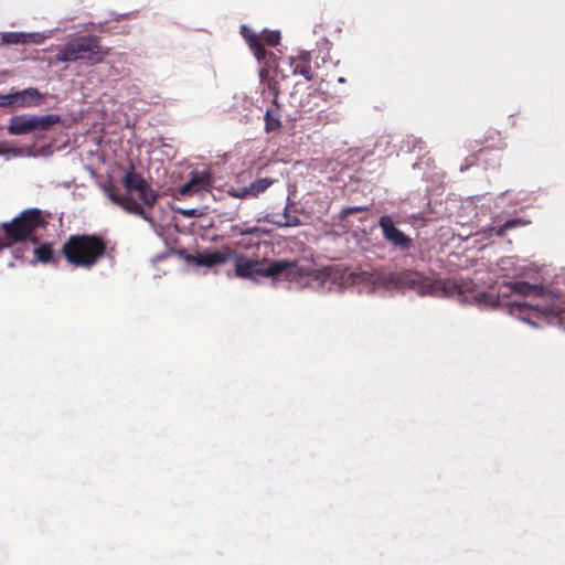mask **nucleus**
Here are the masks:
<instances>
[{
	"instance_id": "obj_1",
	"label": "nucleus",
	"mask_w": 565,
	"mask_h": 565,
	"mask_svg": "<svg viewBox=\"0 0 565 565\" xmlns=\"http://www.w3.org/2000/svg\"><path fill=\"white\" fill-rule=\"evenodd\" d=\"M360 277L362 281L371 282L375 288L411 289L420 296H457L462 300L472 298L478 301L481 297L487 296L486 292L471 295L473 291L471 281L456 278H431L413 270H402L398 273L385 270L362 271Z\"/></svg>"
},
{
	"instance_id": "obj_2",
	"label": "nucleus",
	"mask_w": 565,
	"mask_h": 565,
	"mask_svg": "<svg viewBox=\"0 0 565 565\" xmlns=\"http://www.w3.org/2000/svg\"><path fill=\"white\" fill-rule=\"evenodd\" d=\"M235 257V276L243 279L258 280V277L285 278L287 280L296 279L301 275L297 260H273L250 259L243 255Z\"/></svg>"
},
{
	"instance_id": "obj_3",
	"label": "nucleus",
	"mask_w": 565,
	"mask_h": 565,
	"mask_svg": "<svg viewBox=\"0 0 565 565\" xmlns=\"http://www.w3.org/2000/svg\"><path fill=\"white\" fill-rule=\"evenodd\" d=\"M61 252L68 264L92 268L107 253V242L97 234L71 235L63 244Z\"/></svg>"
},
{
	"instance_id": "obj_4",
	"label": "nucleus",
	"mask_w": 565,
	"mask_h": 565,
	"mask_svg": "<svg viewBox=\"0 0 565 565\" xmlns=\"http://www.w3.org/2000/svg\"><path fill=\"white\" fill-rule=\"evenodd\" d=\"M110 49L102 45L99 36L94 34H83L68 40L58 49L56 62L68 63L85 61L89 65L102 63L109 54Z\"/></svg>"
},
{
	"instance_id": "obj_5",
	"label": "nucleus",
	"mask_w": 565,
	"mask_h": 565,
	"mask_svg": "<svg viewBox=\"0 0 565 565\" xmlns=\"http://www.w3.org/2000/svg\"><path fill=\"white\" fill-rule=\"evenodd\" d=\"M47 225L44 213L35 207L26 209L17 215L10 222H3L0 225L4 235L6 243L10 246L15 243H22L26 239L38 243V237L33 236L34 233L44 228Z\"/></svg>"
},
{
	"instance_id": "obj_6",
	"label": "nucleus",
	"mask_w": 565,
	"mask_h": 565,
	"mask_svg": "<svg viewBox=\"0 0 565 565\" xmlns=\"http://www.w3.org/2000/svg\"><path fill=\"white\" fill-rule=\"evenodd\" d=\"M61 121V116L57 114H47L42 116L36 115H18L10 119L8 132L10 135L19 136L26 135L33 131H46L52 126Z\"/></svg>"
},
{
	"instance_id": "obj_7",
	"label": "nucleus",
	"mask_w": 565,
	"mask_h": 565,
	"mask_svg": "<svg viewBox=\"0 0 565 565\" xmlns=\"http://www.w3.org/2000/svg\"><path fill=\"white\" fill-rule=\"evenodd\" d=\"M122 185L127 192L136 191L139 200L146 207L152 209L159 199L158 193L148 184L146 179L134 168L126 171L122 178Z\"/></svg>"
},
{
	"instance_id": "obj_8",
	"label": "nucleus",
	"mask_w": 565,
	"mask_h": 565,
	"mask_svg": "<svg viewBox=\"0 0 565 565\" xmlns=\"http://www.w3.org/2000/svg\"><path fill=\"white\" fill-rule=\"evenodd\" d=\"M107 198L116 205L121 207L125 212L134 214L143 218L147 222H152V216L146 211V209L136 201L129 193L120 194L117 188L109 183L104 188Z\"/></svg>"
},
{
	"instance_id": "obj_9",
	"label": "nucleus",
	"mask_w": 565,
	"mask_h": 565,
	"mask_svg": "<svg viewBox=\"0 0 565 565\" xmlns=\"http://www.w3.org/2000/svg\"><path fill=\"white\" fill-rule=\"evenodd\" d=\"M213 175L209 170L191 172L189 180L178 190L175 198L193 196L210 192L213 188Z\"/></svg>"
},
{
	"instance_id": "obj_10",
	"label": "nucleus",
	"mask_w": 565,
	"mask_h": 565,
	"mask_svg": "<svg viewBox=\"0 0 565 565\" xmlns=\"http://www.w3.org/2000/svg\"><path fill=\"white\" fill-rule=\"evenodd\" d=\"M379 225L383 237L394 247L401 250H408L412 247V238L394 225L390 215H382L379 220Z\"/></svg>"
},
{
	"instance_id": "obj_11",
	"label": "nucleus",
	"mask_w": 565,
	"mask_h": 565,
	"mask_svg": "<svg viewBox=\"0 0 565 565\" xmlns=\"http://www.w3.org/2000/svg\"><path fill=\"white\" fill-rule=\"evenodd\" d=\"M513 312L524 322L537 328L548 320V308L540 309L537 306H530L525 302L515 303Z\"/></svg>"
},
{
	"instance_id": "obj_12",
	"label": "nucleus",
	"mask_w": 565,
	"mask_h": 565,
	"mask_svg": "<svg viewBox=\"0 0 565 565\" xmlns=\"http://www.w3.org/2000/svg\"><path fill=\"white\" fill-rule=\"evenodd\" d=\"M241 34L244 40L247 42L250 51L254 53L255 57L258 61L264 60L265 64L268 67L275 65L276 56L273 52H268L264 44L260 41V36L255 34L252 30H249L246 25L241 28Z\"/></svg>"
},
{
	"instance_id": "obj_13",
	"label": "nucleus",
	"mask_w": 565,
	"mask_h": 565,
	"mask_svg": "<svg viewBox=\"0 0 565 565\" xmlns=\"http://www.w3.org/2000/svg\"><path fill=\"white\" fill-rule=\"evenodd\" d=\"M241 34L244 40L247 42L250 51L254 53L255 57L258 61L264 60L265 64L268 67L275 65L276 56L273 52H268L264 44L260 41V36L255 34L252 30H249L246 25L241 28Z\"/></svg>"
},
{
	"instance_id": "obj_14",
	"label": "nucleus",
	"mask_w": 565,
	"mask_h": 565,
	"mask_svg": "<svg viewBox=\"0 0 565 565\" xmlns=\"http://www.w3.org/2000/svg\"><path fill=\"white\" fill-rule=\"evenodd\" d=\"M268 90L273 94V100L270 107L267 108L264 120L265 131L274 132L278 131L281 127V109L278 104V88L276 84H268Z\"/></svg>"
},
{
	"instance_id": "obj_15",
	"label": "nucleus",
	"mask_w": 565,
	"mask_h": 565,
	"mask_svg": "<svg viewBox=\"0 0 565 565\" xmlns=\"http://www.w3.org/2000/svg\"><path fill=\"white\" fill-rule=\"evenodd\" d=\"M233 256L234 252L228 247L222 250H205L195 257V263L200 266L213 267L225 264Z\"/></svg>"
},
{
	"instance_id": "obj_16",
	"label": "nucleus",
	"mask_w": 565,
	"mask_h": 565,
	"mask_svg": "<svg viewBox=\"0 0 565 565\" xmlns=\"http://www.w3.org/2000/svg\"><path fill=\"white\" fill-rule=\"evenodd\" d=\"M11 98L13 100V108L30 107L42 102L41 93L34 87L12 93Z\"/></svg>"
},
{
	"instance_id": "obj_17",
	"label": "nucleus",
	"mask_w": 565,
	"mask_h": 565,
	"mask_svg": "<svg viewBox=\"0 0 565 565\" xmlns=\"http://www.w3.org/2000/svg\"><path fill=\"white\" fill-rule=\"evenodd\" d=\"M43 36L39 33H24V32H7L1 36L2 44H39Z\"/></svg>"
},
{
	"instance_id": "obj_18",
	"label": "nucleus",
	"mask_w": 565,
	"mask_h": 565,
	"mask_svg": "<svg viewBox=\"0 0 565 565\" xmlns=\"http://www.w3.org/2000/svg\"><path fill=\"white\" fill-rule=\"evenodd\" d=\"M290 66L294 75H301L307 81L313 79V73L310 64L309 53H303L298 57H291Z\"/></svg>"
},
{
	"instance_id": "obj_19",
	"label": "nucleus",
	"mask_w": 565,
	"mask_h": 565,
	"mask_svg": "<svg viewBox=\"0 0 565 565\" xmlns=\"http://www.w3.org/2000/svg\"><path fill=\"white\" fill-rule=\"evenodd\" d=\"M510 289L519 295L522 296H529V295H535L541 296L543 292V287L540 285H532L527 281H514L510 282L508 285Z\"/></svg>"
},
{
	"instance_id": "obj_20",
	"label": "nucleus",
	"mask_w": 565,
	"mask_h": 565,
	"mask_svg": "<svg viewBox=\"0 0 565 565\" xmlns=\"http://www.w3.org/2000/svg\"><path fill=\"white\" fill-rule=\"evenodd\" d=\"M271 222L276 224L278 227H290L300 225V218L297 215H292L288 212V209H285L282 214H276Z\"/></svg>"
},
{
	"instance_id": "obj_21",
	"label": "nucleus",
	"mask_w": 565,
	"mask_h": 565,
	"mask_svg": "<svg viewBox=\"0 0 565 565\" xmlns=\"http://www.w3.org/2000/svg\"><path fill=\"white\" fill-rule=\"evenodd\" d=\"M530 222L520 217L505 221L501 226L493 228L498 237H503L509 230L527 225Z\"/></svg>"
},
{
	"instance_id": "obj_22",
	"label": "nucleus",
	"mask_w": 565,
	"mask_h": 565,
	"mask_svg": "<svg viewBox=\"0 0 565 565\" xmlns=\"http://www.w3.org/2000/svg\"><path fill=\"white\" fill-rule=\"evenodd\" d=\"M273 183L274 180L269 178H259L253 181L248 185L249 193H252V198H257L259 194L264 193Z\"/></svg>"
},
{
	"instance_id": "obj_23",
	"label": "nucleus",
	"mask_w": 565,
	"mask_h": 565,
	"mask_svg": "<svg viewBox=\"0 0 565 565\" xmlns=\"http://www.w3.org/2000/svg\"><path fill=\"white\" fill-rule=\"evenodd\" d=\"M53 248L50 244H41L34 249L36 260L49 263L53 258Z\"/></svg>"
},
{
	"instance_id": "obj_24",
	"label": "nucleus",
	"mask_w": 565,
	"mask_h": 565,
	"mask_svg": "<svg viewBox=\"0 0 565 565\" xmlns=\"http://www.w3.org/2000/svg\"><path fill=\"white\" fill-rule=\"evenodd\" d=\"M262 43L269 46H276L280 42V33L278 31H265L260 35Z\"/></svg>"
},
{
	"instance_id": "obj_25",
	"label": "nucleus",
	"mask_w": 565,
	"mask_h": 565,
	"mask_svg": "<svg viewBox=\"0 0 565 565\" xmlns=\"http://www.w3.org/2000/svg\"><path fill=\"white\" fill-rule=\"evenodd\" d=\"M227 192L232 198H235V199L252 198V193H249V186H245L242 189L231 188Z\"/></svg>"
},
{
	"instance_id": "obj_26",
	"label": "nucleus",
	"mask_w": 565,
	"mask_h": 565,
	"mask_svg": "<svg viewBox=\"0 0 565 565\" xmlns=\"http://www.w3.org/2000/svg\"><path fill=\"white\" fill-rule=\"evenodd\" d=\"M365 210H366V207H364V206H348V207H344L341 211V218L348 217L351 214L363 212Z\"/></svg>"
},
{
	"instance_id": "obj_27",
	"label": "nucleus",
	"mask_w": 565,
	"mask_h": 565,
	"mask_svg": "<svg viewBox=\"0 0 565 565\" xmlns=\"http://www.w3.org/2000/svg\"><path fill=\"white\" fill-rule=\"evenodd\" d=\"M178 213L184 217H199L201 215L196 209H179Z\"/></svg>"
},
{
	"instance_id": "obj_28",
	"label": "nucleus",
	"mask_w": 565,
	"mask_h": 565,
	"mask_svg": "<svg viewBox=\"0 0 565 565\" xmlns=\"http://www.w3.org/2000/svg\"><path fill=\"white\" fill-rule=\"evenodd\" d=\"M0 107H13V100L11 98V94H7V95L0 94Z\"/></svg>"
},
{
	"instance_id": "obj_29",
	"label": "nucleus",
	"mask_w": 565,
	"mask_h": 565,
	"mask_svg": "<svg viewBox=\"0 0 565 565\" xmlns=\"http://www.w3.org/2000/svg\"><path fill=\"white\" fill-rule=\"evenodd\" d=\"M423 146H424V142L420 139L414 138L413 149L418 147L419 150H423V148H424Z\"/></svg>"
},
{
	"instance_id": "obj_30",
	"label": "nucleus",
	"mask_w": 565,
	"mask_h": 565,
	"mask_svg": "<svg viewBox=\"0 0 565 565\" xmlns=\"http://www.w3.org/2000/svg\"><path fill=\"white\" fill-rule=\"evenodd\" d=\"M258 232H259V230L257 227H253V228L242 232V234H253V233H258Z\"/></svg>"
},
{
	"instance_id": "obj_31",
	"label": "nucleus",
	"mask_w": 565,
	"mask_h": 565,
	"mask_svg": "<svg viewBox=\"0 0 565 565\" xmlns=\"http://www.w3.org/2000/svg\"><path fill=\"white\" fill-rule=\"evenodd\" d=\"M10 247V243H6L0 238V252Z\"/></svg>"
},
{
	"instance_id": "obj_32",
	"label": "nucleus",
	"mask_w": 565,
	"mask_h": 565,
	"mask_svg": "<svg viewBox=\"0 0 565 565\" xmlns=\"http://www.w3.org/2000/svg\"><path fill=\"white\" fill-rule=\"evenodd\" d=\"M499 136H500L499 131H493L491 139H494L495 137L499 138Z\"/></svg>"
},
{
	"instance_id": "obj_33",
	"label": "nucleus",
	"mask_w": 565,
	"mask_h": 565,
	"mask_svg": "<svg viewBox=\"0 0 565 565\" xmlns=\"http://www.w3.org/2000/svg\"><path fill=\"white\" fill-rule=\"evenodd\" d=\"M339 82H340V83H344V78H343V77H340V78H339Z\"/></svg>"
}]
</instances>
